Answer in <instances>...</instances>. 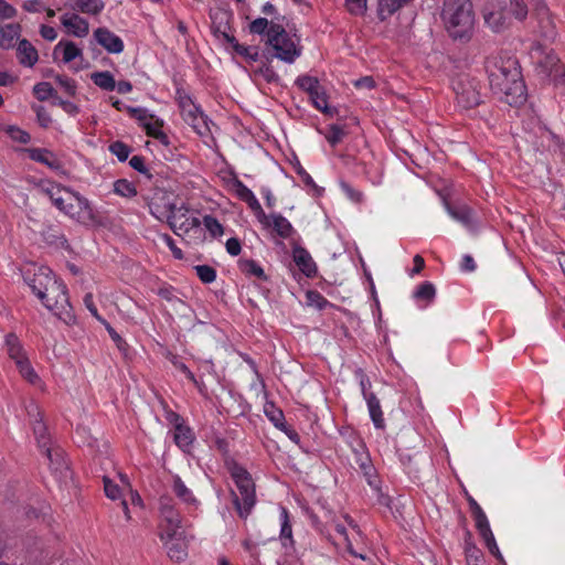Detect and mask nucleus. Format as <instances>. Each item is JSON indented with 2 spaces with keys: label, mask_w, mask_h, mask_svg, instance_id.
<instances>
[{
  "label": "nucleus",
  "mask_w": 565,
  "mask_h": 565,
  "mask_svg": "<svg viewBox=\"0 0 565 565\" xmlns=\"http://www.w3.org/2000/svg\"><path fill=\"white\" fill-rule=\"evenodd\" d=\"M173 492L175 495L188 507H192L194 509L198 508V500L193 495L192 491L184 484L182 479L179 476L173 477Z\"/></svg>",
  "instance_id": "nucleus-24"
},
{
  "label": "nucleus",
  "mask_w": 565,
  "mask_h": 565,
  "mask_svg": "<svg viewBox=\"0 0 565 565\" xmlns=\"http://www.w3.org/2000/svg\"><path fill=\"white\" fill-rule=\"evenodd\" d=\"M335 531L343 537L347 546V551L354 557H359L361 559H366V548L361 547L360 551H355L352 546V539L350 537V534L347 532V529L341 525H335Z\"/></svg>",
  "instance_id": "nucleus-35"
},
{
  "label": "nucleus",
  "mask_w": 565,
  "mask_h": 565,
  "mask_svg": "<svg viewBox=\"0 0 565 565\" xmlns=\"http://www.w3.org/2000/svg\"><path fill=\"white\" fill-rule=\"evenodd\" d=\"M345 135L347 132L343 127L331 125L328 132L326 134V139L331 146L334 147L343 140Z\"/></svg>",
  "instance_id": "nucleus-48"
},
{
  "label": "nucleus",
  "mask_w": 565,
  "mask_h": 565,
  "mask_svg": "<svg viewBox=\"0 0 565 565\" xmlns=\"http://www.w3.org/2000/svg\"><path fill=\"white\" fill-rule=\"evenodd\" d=\"M466 562L468 565L479 564L482 552L470 541H466L465 545Z\"/></svg>",
  "instance_id": "nucleus-46"
},
{
  "label": "nucleus",
  "mask_w": 565,
  "mask_h": 565,
  "mask_svg": "<svg viewBox=\"0 0 565 565\" xmlns=\"http://www.w3.org/2000/svg\"><path fill=\"white\" fill-rule=\"evenodd\" d=\"M8 132L13 140L19 141L21 143H28L31 140L30 135L18 127H10L8 129Z\"/></svg>",
  "instance_id": "nucleus-62"
},
{
  "label": "nucleus",
  "mask_w": 565,
  "mask_h": 565,
  "mask_svg": "<svg viewBox=\"0 0 565 565\" xmlns=\"http://www.w3.org/2000/svg\"><path fill=\"white\" fill-rule=\"evenodd\" d=\"M20 31L21 28L17 23L0 28V47L3 50L12 49L20 36Z\"/></svg>",
  "instance_id": "nucleus-23"
},
{
  "label": "nucleus",
  "mask_w": 565,
  "mask_h": 565,
  "mask_svg": "<svg viewBox=\"0 0 565 565\" xmlns=\"http://www.w3.org/2000/svg\"><path fill=\"white\" fill-rule=\"evenodd\" d=\"M340 186L341 189L343 190V192L347 194V196L355 202V203H361L362 200H363V194L362 192L353 189L349 183L347 182H341L340 183Z\"/></svg>",
  "instance_id": "nucleus-60"
},
{
  "label": "nucleus",
  "mask_w": 565,
  "mask_h": 565,
  "mask_svg": "<svg viewBox=\"0 0 565 565\" xmlns=\"http://www.w3.org/2000/svg\"><path fill=\"white\" fill-rule=\"evenodd\" d=\"M309 97L312 100L316 108L323 111L324 114H333L331 108L328 106L327 94L322 86L316 92H313Z\"/></svg>",
  "instance_id": "nucleus-40"
},
{
  "label": "nucleus",
  "mask_w": 565,
  "mask_h": 565,
  "mask_svg": "<svg viewBox=\"0 0 565 565\" xmlns=\"http://www.w3.org/2000/svg\"><path fill=\"white\" fill-rule=\"evenodd\" d=\"M4 344L8 356L15 363L28 358L22 343L14 333H8L6 335Z\"/></svg>",
  "instance_id": "nucleus-25"
},
{
  "label": "nucleus",
  "mask_w": 565,
  "mask_h": 565,
  "mask_svg": "<svg viewBox=\"0 0 565 565\" xmlns=\"http://www.w3.org/2000/svg\"><path fill=\"white\" fill-rule=\"evenodd\" d=\"M441 19L454 40L467 42L475 28V12L470 0H445Z\"/></svg>",
  "instance_id": "nucleus-2"
},
{
  "label": "nucleus",
  "mask_w": 565,
  "mask_h": 565,
  "mask_svg": "<svg viewBox=\"0 0 565 565\" xmlns=\"http://www.w3.org/2000/svg\"><path fill=\"white\" fill-rule=\"evenodd\" d=\"M266 415L274 423V425L282 430H286V425L284 423V414L280 409H276L273 405L270 409H265Z\"/></svg>",
  "instance_id": "nucleus-56"
},
{
  "label": "nucleus",
  "mask_w": 565,
  "mask_h": 565,
  "mask_svg": "<svg viewBox=\"0 0 565 565\" xmlns=\"http://www.w3.org/2000/svg\"><path fill=\"white\" fill-rule=\"evenodd\" d=\"M29 157L36 161L47 166L52 170H60L62 168L61 161L56 158V156L47 150L42 148H33L28 149Z\"/></svg>",
  "instance_id": "nucleus-20"
},
{
  "label": "nucleus",
  "mask_w": 565,
  "mask_h": 565,
  "mask_svg": "<svg viewBox=\"0 0 565 565\" xmlns=\"http://www.w3.org/2000/svg\"><path fill=\"white\" fill-rule=\"evenodd\" d=\"M62 24L75 36L84 38L89 32L88 22L78 14H64L61 17Z\"/></svg>",
  "instance_id": "nucleus-18"
},
{
  "label": "nucleus",
  "mask_w": 565,
  "mask_h": 565,
  "mask_svg": "<svg viewBox=\"0 0 565 565\" xmlns=\"http://www.w3.org/2000/svg\"><path fill=\"white\" fill-rule=\"evenodd\" d=\"M486 67L490 88L494 94L511 106H518L525 102L526 87L516 58L492 57L487 60Z\"/></svg>",
  "instance_id": "nucleus-1"
},
{
  "label": "nucleus",
  "mask_w": 565,
  "mask_h": 565,
  "mask_svg": "<svg viewBox=\"0 0 565 565\" xmlns=\"http://www.w3.org/2000/svg\"><path fill=\"white\" fill-rule=\"evenodd\" d=\"M435 287L430 282H423L415 291V298L418 300L431 301L435 297Z\"/></svg>",
  "instance_id": "nucleus-50"
},
{
  "label": "nucleus",
  "mask_w": 565,
  "mask_h": 565,
  "mask_svg": "<svg viewBox=\"0 0 565 565\" xmlns=\"http://www.w3.org/2000/svg\"><path fill=\"white\" fill-rule=\"evenodd\" d=\"M281 518H282V522H281V530H280V539L284 540L282 545L285 547L292 546L294 545L292 530H291V524L289 522L288 511L286 508H281Z\"/></svg>",
  "instance_id": "nucleus-36"
},
{
  "label": "nucleus",
  "mask_w": 565,
  "mask_h": 565,
  "mask_svg": "<svg viewBox=\"0 0 565 565\" xmlns=\"http://www.w3.org/2000/svg\"><path fill=\"white\" fill-rule=\"evenodd\" d=\"M278 236L288 238L294 233L290 222L281 214H271V226Z\"/></svg>",
  "instance_id": "nucleus-29"
},
{
  "label": "nucleus",
  "mask_w": 565,
  "mask_h": 565,
  "mask_svg": "<svg viewBox=\"0 0 565 565\" xmlns=\"http://www.w3.org/2000/svg\"><path fill=\"white\" fill-rule=\"evenodd\" d=\"M45 455L50 461V467L52 471L58 475L60 477H67L68 465L65 460L63 450L60 448L46 447Z\"/></svg>",
  "instance_id": "nucleus-19"
},
{
  "label": "nucleus",
  "mask_w": 565,
  "mask_h": 565,
  "mask_svg": "<svg viewBox=\"0 0 565 565\" xmlns=\"http://www.w3.org/2000/svg\"><path fill=\"white\" fill-rule=\"evenodd\" d=\"M212 20V31L217 38H222L227 43L234 42V35L230 33L231 14L224 10H216L210 13Z\"/></svg>",
  "instance_id": "nucleus-13"
},
{
  "label": "nucleus",
  "mask_w": 565,
  "mask_h": 565,
  "mask_svg": "<svg viewBox=\"0 0 565 565\" xmlns=\"http://www.w3.org/2000/svg\"><path fill=\"white\" fill-rule=\"evenodd\" d=\"M236 195L244 202H246L249 209H255L259 204L254 193L238 179L233 183Z\"/></svg>",
  "instance_id": "nucleus-32"
},
{
  "label": "nucleus",
  "mask_w": 565,
  "mask_h": 565,
  "mask_svg": "<svg viewBox=\"0 0 565 565\" xmlns=\"http://www.w3.org/2000/svg\"><path fill=\"white\" fill-rule=\"evenodd\" d=\"M159 537H175L182 527V518L175 503L170 497H161L159 500Z\"/></svg>",
  "instance_id": "nucleus-8"
},
{
  "label": "nucleus",
  "mask_w": 565,
  "mask_h": 565,
  "mask_svg": "<svg viewBox=\"0 0 565 565\" xmlns=\"http://www.w3.org/2000/svg\"><path fill=\"white\" fill-rule=\"evenodd\" d=\"M63 46V62L64 63H70L71 61H73L74 58L78 57L82 55V51L81 49H78L76 46V44L74 42H60L55 49H54V53H56V51Z\"/></svg>",
  "instance_id": "nucleus-37"
},
{
  "label": "nucleus",
  "mask_w": 565,
  "mask_h": 565,
  "mask_svg": "<svg viewBox=\"0 0 565 565\" xmlns=\"http://www.w3.org/2000/svg\"><path fill=\"white\" fill-rule=\"evenodd\" d=\"M169 198L170 195L166 193H161L159 198L166 201L163 204L164 211L160 210L157 198H153L149 204L152 214L157 215V213H159L167 215L171 230L178 236H188L194 242L201 241L203 237L201 221L195 216L189 215L188 210H183L182 207L177 209L174 204L170 202Z\"/></svg>",
  "instance_id": "nucleus-3"
},
{
  "label": "nucleus",
  "mask_w": 565,
  "mask_h": 565,
  "mask_svg": "<svg viewBox=\"0 0 565 565\" xmlns=\"http://www.w3.org/2000/svg\"><path fill=\"white\" fill-rule=\"evenodd\" d=\"M203 223L212 236L215 237L223 234V226L215 217L211 215H205L203 218Z\"/></svg>",
  "instance_id": "nucleus-54"
},
{
  "label": "nucleus",
  "mask_w": 565,
  "mask_h": 565,
  "mask_svg": "<svg viewBox=\"0 0 565 565\" xmlns=\"http://www.w3.org/2000/svg\"><path fill=\"white\" fill-rule=\"evenodd\" d=\"M103 481H104L105 494L111 500L119 499L120 498L119 487L116 483H114L108 477H104Z\"/></svg>",
  "instance_id": "nucleus-59"
},
{
  "label": "nucleus",
  "mask_w": 565,
  "mask_h": 565,
  "mask_svg": "<svg viewBox=\"0 0 565 565\" xmlns=\"http://www.w3.org/2000/svg\"><path fill=\"white\" fill-rule=\"evenodd\" d=\"M15 365H17L21 376L23 379H25L30 384H32V385L40 384L41 380H40L38 373L32 367L28 358H25L21 361H18V363H15Z\"/></svg>",
  "instance_id": "nucleus-33"
},
{
  "label": "nucleus",
  "mask_w": 565,
  "mask_h": 565,
  "mask_svg": "<svg viewBox=\"0 0 565 565\" xmlns=\"http://www.w3.org/2000/svg\"><path fill=\"white\" fill-rule=\"evenodd\" d=\"M230 44L233 46L235 52L250 61H257L258 58V51L256 47L250 46H244L239 44L236 39L234 38V42H230Z\"/></svg>",
  "instance_id": "nucleus-49"
},
{
  "label": "nucleus",
  "mask_w": 565,
  "mask_h": 565,
  "mask_svg": "<svg viewBox=\"0 0 565 565\" xmlns=\"http://www.w3.org/2000/svg\"><path fill=\"white\" fill-rule=\"evenodd\" d=\"M348 11L354 15H364L367 9V0H345Z\"/></svg>",
  "instance_id": "nucleus-52"
},
{
  "label": "nucleus",
  "mask_w": 565,
  "mask_h": 565,
  "mask_svg": "<svg viewBox=\"0 0 565 565\" xmlns=\"http://www.w3.org/2000/svg\"><path fill=\"white\" fill-rule=\"evenodd\" d=\"M33 93L34 95L36 96V98L41 102L43 100H46L49 99L50 97H55L56 96V92L55 89L52 87V85L47 82H41V83H38L34 87H33Z\"/></svg>",
  "instance_id": "nucleus-42"
},
{
  "label": "nucleus",
  "mask_w": 565,
  "mask_h": 565,
  "mask_svg": "<svg viewBox=\"0 0 565 565\" xmlns=\"http://www.w3.org/2000/svg\"><path fill=\"white\" fill-rule=\"evenodd\" d=\"M270 22L265 18H257L249 24V32L253 34H267Z\"/></svg>",
  "instance_id": "nucleus-57"
},
{
  "label": "nucleus",
  "mask_w": 565,
  "mask_h": 565,
  "mask_svg": "<svg viewBox=\"0 0 565 565\" xmlns=\"http://www.w3.org/2000/svg\"><path fill=\"white\" fill-rule=\"evenodd\" d=\"M94 38L109 53L118 54L124 51L122 40L106 28L95 30Z\"/></svg>",
  "instance_id": "nucleus-14"
},
{
  "label": "nucleus",
  "mask_w": 565,
  "mask_h": 565,
  "mask_svg": "<svg viewBox=\"0 0 565 565\" xmlns=\"http://www.w3.org/2000/svg\"><path fill=\"white\" fill-rule=\"evenodd\" d=\"M73 9L82 13L96 15L100 13L105 7L103 0H72Z\"/></svg>",
  "instance_id": "nucleus-28"
},
{
  "label": "nucleus",
  "mask_w": 565,
  "mask_h": 565,
  "mask_svg": "<svg viewBox=\"0 0 565 565\" xmlns=\"http://www.w3.org/2000/svg\"><path fill=\"white\" fill-rule=\"evenodd\" d=\"M90 78L102 89L114 90L116 87L115 78L108 71L93 73Z\"/></svg>",
  "instance_id": "nucleus-34"
},
{
  "label": "nucleus",
  "mask_w": 565,
  "mask_h": 565,
  "mask_svg": "<svg viewBox=\"0 0 565 565\" xmlns=\"http://www.w3.org/2000/svg\"><path fill=\"white\" fill-rule=\"evenodd\" d=\"M54 280L55 277L47 267H40L33 273L32 277L25 278V281L39 299H43V295L49 290Z\"/></svg>",
  "instance_id": "nucleus-12"
},
{
  "label": "nucleus",
  "mask_w": 565,
  "mask_h": 565,
  "mask_svg": "<svg viewBox=\"0 0 565 565\" xmlns=\"http://www.w3.org/2000/svg\"><path fill=\"white\" fill-rule=\"evenodd\" d=\"M194 270L200 280L204 284H211L216 278L215 269L209 265H198L194 267Z\"/></svg>",
  "instance_id": "nucleus-47"
},
{
  "label": "nucleus",
  "mask_w": 565,
  "mask_h": 565,
  "mask_svg": "<svg viewBox=\"0 0 565 565\" xmlns=\"http://www.w3.org/2000/svg\"><path fill=\"white\" fill-rule=\"evenodd\" d=\"M44 306L56 317L65 322L73 320L72 306L70 303L66 286L55 279L49 290L40 299Z\"/></svg>",
  "instance_id": "nucleus-7"
},
{
  "label": "nucleus",
  "mask_w": 565,
  "mask_h": 565,
  "mask_svg": "<svg viewBox=\"0 0 565 565\" xmlns=\"http://www.w3.org/2000/svg\"><path fill=\"white\" fill-rule=\"evenodd\" d=\"M102 324L105 326L109 337L116 343L118 350L121 351L122 353H126L128 351L127 342L120 337V334L116 332V330L106 320H102Z\"/></svg>",
  "instance_id": "nucleus-51"
},
{
  "label": "nucleus",
  "mask_w": 565,
  "mask_h": 565,
  "mask_svg": "<svg viewBox=\"0 0 565 565\" xmlns=\"http://www.w3.org/2000/svg\"><path fill=\"white\" fill-rule=\"evenodd\" d=\"M296 83L302 90L308 93L309 96L321 87L317 77L308 75L299 77Z\"/></svg>",
  "instance_id": "nucleus-44"
},
{
  "label": "nucleus",
  "mask_w": 565,
  "mask_h": 565,
  "mask_svg": "<svg viewBox=\"0 0 565 565\" xmlns=\"http://www.w3.org/2000/svg\"><path fill=\"white\" fill-rule=\"evenodd\" d=\"M17 53L19 62L25 66H33L39 58L36 49L25 39L19 42Z\"/></svg>",
  "instance_id": "nucleus-22"
},
{
  "label": "nucleus",
  "mask_w": 565,
  "mask_h": 565,
  "mask_svg": "<svg viewBox=\"0 0 565 565\" xmlns=\"http://www.w3.org/2000/svg\"><path fill=\"white\" fill-rule=\"evenodd\" d=\"M129 164L132 169H135L136 171L147 175V178H151L152 175L149 173V170L147 169L146 164H145V159L143 157L141 156H134L130 161H129Z\"/></svg>",
  "instance_id": "nucleus-61"
},
{
  "label": "nucleus",
  "mask_w": 565,
  "mask_h": 565,
  "mask_svg": "<svg viewBox=\"0 0 565 565\" xmlns=\"http://www.w3.org/2000/svg\"><path fill=\"white\" fill-rule=\"evenodd\" d=\"M444 203L451 217L465 225L470 224L471 210L467 205L452 206L446 199H444Z\"/></svg>",
  "instance_id": "nucleus-30"
},
{
  "label": "nucleus",
  "mask_w": 565,
  "mask_h": 565,
  "mask_svg": "<svg viewBox=\"0 0 565 565\" xmlns=\"http://www.w3.org/2000/svg\"><path fill=\"white\" fill-rule=\"evenodd\" d=\"M108 149L121 162L126 161L131 152V148L122 141H115L110 143Z\"/></svg>",
  "instance_id": "nucleus-45"
},
{
  "label": "nucleus",
  "mask_w": 565,
  "mask_h": 565,
  "mask_svg": "<svg viewBox=\"0 0 565 565\" xmlns=\"http://www.w3.org/2000/svg\"><path fill=\"white\" fill-rule=\"evenodd\" d=\"M411 0H379L377 17L381 21L386 20L388 17L397 12Z\"/></svg>",
  "instance_id": "nucleus-27"
},
{
  "label": "nucleus",
  "mask_w": 565,
  "mask_h": 565,
  "mask_svg": "<svg viewBox=\"0 0 565 565\" xmlns=\"http://www.w3.org/2000/svg\"><path fill=\"white\" fill-rule=\"evenodd\" d=\"M228 470L237 488V492L232 491L234 507L238 515L246 519L256 503L255 482L250 473L236 462L231 463Z\"/></svg>",
  "instance_id": "nucleus-5"
},
{
  "label": "nucleus",
  "mask_w": 565,
  "mask_h": 565,
  "mask_svg": "<svg viewBox=\"0 0 565 565\" xmlns=\"http://www.w3.org/2000/svg\"><path fill=\"white\" fill-rule=\"evenodd\" d=\"M55 81L67 95L74 96L76 94V83L74 79L64 75H55Z\"/></svg>",
  "instance_id": "nucleus-55"
},
{
  "label": "nucleus",
  "mask_w": 565,
  "mask_h": 565,
  "mask_svg": "<svg viewBox=\"0 0 565 565\" xmlns=\"http://www.w3.org/2000/svg\"><path fill=\"white\" fill-rule=\"evenodd\" d=\"M193 437L191 429L181 423L174 427V441L181 449H186L192 444Z\"/></svg>",
  "instance_id": "nucleus-31"
},
{
  "label": "nucleus",
  "mask_w": 565,
  "mask_h": 565,
  "mask_svg": "<svg viewBox=\"0 0 565 565\" xmlns=\"http://www.w3.org/2000/svg\"><path fill=\"white\" fill-rule=\"evenodd\" d=\"M34 109H35L38 121H39L40 126L43 128H47L52 122V118H51L50 114L46 111V109L43 106H36Z\"/></svg>",
  "instance_id": "nucleus-63"
},
{
  "label": "nucleus",
  "mask_w": 565,
  "mask_h": 565,
  "mask_svg": "<svg viewBox=\"0 0 565 565\" xmlns=\"http://www.w3.org/2000/svg\"><path fill=\"white\" fill-rule=\"evenodd\" d=\"M476 522V527L480 534V536L483 539L484 543H486V546L490 545L491 543H493L495 541L494 536H493V533L490 529V524H489V521L486 518H481L480 520H477L475 521Z\"/></svg>",
  "instance_id": "nucleus-41"
},
{
  "label": "nucleus",
  "mask_w": 565,
  "mask_h": 565,
  "mask_svg": "<svg viewBox=\"0 0 565 565\" xmlns=\"http://www.w3.org/2000/svg\"><path fill=\"white\" fill-rule=\"evenodd\" d=\"M483 17L486 24L497 33L507 30L511 24L509 13L501 7L486 11Z\"/></svg>",
  "instance_id": "nucleus-15"
},
{
  "label": "nucleus",
  "mask_w": 565,
  "mask_h": 565,
  "mask_svg": "<svg viewBox=\"0 0 565 565\" xmlns=\"http://www.w3.org/2000/svg\"><path fill=\"white\" fill-rule=\"evenodd\" d=\"M177 100L183 120L190 125L200 136L210 134L206 117L201 109L193 103L192 98L183 90H177Z\"/></svg>",
  "instance_id": "nucleus-9"
},
{
  "label": "nucleus",
  "mask_w": 565,
  "mask_h": 565,
  "mask_svg": "<svg viewBox=\"0 0 565 565\" xmlns=\"http://www.w3.org/2000/svg\"><path fill=\"white\" fill-rule=\"evenodd\" d=\"M508 13L518 21H523L529 14L527 4L524 0H510Z\"/></svg>",
  "instance_id": "nucleus-38"
},
{
  "label": "nucleus",
  "mask_w": 565,
  "mask_h": 565,
  "mask_svg": "<svg viewBox=\"0 0 565 565\" xmlns=\"http://www.w3.org/2000/svg\"><path fill=\"white\" fill-rule=\"evenodd\" d=\"M57 201L58 202L56 209L79 224L85 226L99 224L98 216L95 213L92 204L78 192L67 188L63 198L61 200L58 199Z\"/></svg>",
  "instance_id": "nucleus-6"
},
{
  "label": "nucleus",
  "mask_w": 565,
  "mask_h": 565,
  "mask_svg": "<svg viewBox=\"0 0 565 565\" xmlns=\"http://www.w3.org/2000/svg\"><path fill=\"white\" fill-rule=\"evenodd\" d=\"M114 191L125 198H132L137 194L135 185L125 179L117 180L114 183Z\"/></svg>",
  "instance_id": "nucleus-43"
},
{
  "label": "nucleus",
  "mask_w": 565,
  "mask_h": 565,
  "mask_svg": "<svg viewBox=\"0 0 565 565\" xmlns=\"http://www.w3.org/2000/svg\"><path fill=\"white\" fill-rule=\"evenodd\" d=\"M294 262L300 271L307 277H313L317 274V266L311 255L301 246L294 247L292 250Z\"/></svg>",
  "instance_id": "nucleus-16"
},
{
  "label": "nucleus",
  "mask_w": 565,
  "mask_h": 565,
  "mask_svg": "<svg viewBox=\"0 0 565 565\" xmlns=\"http://www.w3.org/2000/svg\"><path fill=\"white\" fill-rule=\"evenodd\" d=\"M36 189L50 198L52 203L57 207V200L62 199L64 195V192H66L67 188L62 186L57 183L51 182V181H41L36 184Z\"/></svg>",
  "instance_id": "nucleus-26"
},
{
  "label": "nucleus",
  "mask_w": 565,
  "mask_h": 565,
  "mask_svg": "<svg viewBox=\"0 0 565 565\" xmlns=\"http://www.w3.org/2000/svg\"><path fill=\"white\" fill-rule=\"evenodd\" d=\"M33 431L38 438V441H39V445L40 447L46 449V447H49V441H47V438H46V427L45 425L43 424L42 422V418H40L39 420L34 422L33 424Z\"/></svg>",
  "instance_id": "nucleus-53"
},
{
  "label": "nucleus",
  "mask_w": 565,
  "mask_h": 565,
  "mask_svg": "<svg viewBox=\"0 0 565 565\" xmlns=\"http://www.w3.org/2000/svg\"><path fill=\"white\" fill-rule=\"evenodd\" d=\"M534 15L539 23V32L542 38L553 41L557 35L556 23L553 14L544 1H537L534 7Z\"/></svg>",
  "instance_id": "nucleus-11"
},
{
  "label": "nucleus",
  "mask_w": 565,
  "mask_h": 565,
  "mask_svg": "<svg viewBox=\"0 0 565 565\" xmlns=\"http://www.w3.org/2000/svg\"><path fill=\"white\" fill-rule=\"evenodd\" d=\"M456 100L463 109H471L481 103L479 83L469 77H460L454 84Z\"/></svg>",
  "instance_id": "nucleus-10"
},
{
  "label": "nucleus",
  "mask_w": 565,
  "mask_h": 565,
  "mask_svg": "<svg viewBox=\"0 0 565 565\" xmlns=\"http://www.w3.org/2000/svg\"><path fill=\"white\" fill-rule=\"evenodd\" d=\"M239 268L246 275H252L264 280L267 279L264 269L253 259L241 260Z\"/></svg>",
  "instance_id": "nucleus-39"
},
{
  "label": "nucleus",
  "mask_w": 565,
  "mask_h": 565,
  "mask_svg": "<svg viewBox=\"0 0 565 565\" xmlns=\"http://www.w3.org/2000/svg\"><path fill=\"white\" fill-rule=\"evenodd\" d=\"M284 21L286 17H276L270 21L266 43L275 51V57L291 64L301 55V46L299 39L286 31Z\"/></svg>",
  "instance_id": "nucleus-4"
},
{
  "label": "nucleus",
  "mask_w": 565,
  "mask_h": 565,
  "mask_svg": "<svg viewBox=\"0 0 565 565\" xmlns=\"http://www.w3.org/2000/svg\"><path fill=\"white\" fill-rule=\"evenodd\" d=\"M364 398L366 399L370 416L374 426L379 429H384L385 420L379 398L372 392H364Z\"/></svg>",
  "instance_id": "nucleus-21"
},
{
  "label": "nucleus",
  "mask_w": 565,
  "mask_h": 565,
  "mask_svg": "<svg viewBox=\"0 0 565 565\" xmlns=\"http://www.w3.org/2000/svg\"><path fill=\"white\" fill-rule=\"evenodd\" d=\"M250 210L255 213L256 218L264 227L271 226V215H267L264 212L260 204L256 205L255 209H250Z\"/></svg>",
  "instance_id": "nucleus-64"
},
{
  "label": "nucleus",
  "mask_w": 565,
  "mask_h": 565,
  "mask_svg": "<svg viewBox=\"0 0 565 565\" xmlns=\"http://www.w3.org/2000/svg\"><path fill=\"white\" fill-rule=\"evenodd\" d=\"M166 548L168 556L171 559L180 562L186 557V544L183 539V532H179L175 537L160 539Z\"/></svg>",
  "instance_id": "nucleus-17"
},
{
  "label": "nucleus",
  "mask_w": 565,
  "mask_h": 565,
  "mask_svg": "<svg viewBox=\"0 0 565 565\" xmlns=\"http://www.w3.org/2000/svg\"><path fill=\"white\" fill-rule=\"evenodd\" d=\"M256 75L262 76L267 83H277L279 76L269 65H262L256 72Z\"/></svg>",
  "instance_id": "nucleus-58"
}]
</instances>
